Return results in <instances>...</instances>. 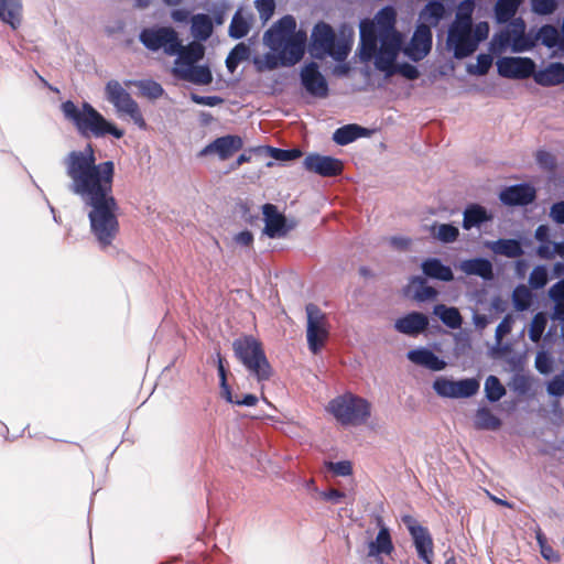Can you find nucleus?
<instances>
[{
	"label": "nucleus",
	"mask_w": 564,
	"mask_h": 564,
	"mask_svg": "<svg viewBox=\"0 0 564 564\" xmlns=\"http://www.w3.org/2000/svg\"><path fill=\"white\" fill-rule=\"evenodd\" d=\"M64 164L72 181L70 191L91 207L88 214L91 232L101 248L110 246L119 231L117 202L112 196L113 162L96 164L93 145L87 144L83 151L69 152Z\"/></svg>",
	"instance_id": "nucleus-1"
},
{
	"label": "nucleus",
	"mask_w": 564,
	"mask_h": 564,
	"mask_svg": "<svg viewBox=\"0 0 564 564\" xmlns=\"http://www.w3.org/2000/svg\"><path fill=\"white\" fill-rule=\"evenodd\" d=\"M395 15L394 9L387 7L373 20L360 23L359 56L362 61L375 58L376 68L386 76L399 73L408 79H415L419 76L416 67L395 64L402 44V36L394 29Z\"/></svg>",
	"instance_id": "nucleus-2"
},
{
	"label": "nucleus",
	"mask_w": 564,
	"mask_h": 564,
	"mask_svg": "<svg viewBox=\"0 0 564 564\" xmlns=\"http://www.w3.org/2000/svg\"><path fill=\"white\" fill-rule=\"evenodd\" d=\"M473 2L465 1L460 3L455 20L448 29L447 47L459 59L471 55L489 35L490 28L487 22L473 25Z\"/></svg>",
	"instance_id": "nucleus-3"
},
{
	"label": "nucleus",
	"mask_w": 564,
	"mask_h": 564,
	"mask_svg": "<svg viewBox=\"0 0 564 564\" xmlns=\"http://www.w3.org/2000/svg\"><path fill=\"white\" fill-rule=\"evenodd\" d=\"M64 117L70 121L83 137L102 138L110 134L117 139L123 137L124 131L98 112L90 104L84 102L82 108L72 100L62 104Z\"/></svg>",
	"instance_id": "nucleus-4"
},
{
	"label": "nucleus",
	"mask_w": 564,
	"mask_h": 564,
	"mask_svg": "<svg viewBox=\"0 0 564 564\" xmlns=\"http://www.w3.org/2000/svg\"><path fill=\"white\" fill-rule=\"evenodd\" d=\"M352 33L336 35L334 30L326 23H318L312 32L308 53L312 57L324 59L333 58L341 62L347 58L351 51Z\"/></svg>",
	"instance_id": "nucleus-5"
},
{
	"label": "nucleus",
	"mask_w": 564,
	"mask_h": 564,
	"mask_svg": "<svg viewBox=\"0 0 564 564\" xmlns=\"http://www.w3.org/2000/svg\"><path fill=\"white\" fill-rule=\"evenodd\" d=\"M326 412L344 426L366 424L372 412L371 403L355 393L345 392L333 398L326 405Z\"/></svg>",
	"instance_id": "nucleus-6"
},
{
	"label": "nucleus",
	"mask_w": 564,
	"mask_h": 564,
	"mask_svg": "<svg viewBox=\"0 0 564 564\" xmlns=\"http://www.w3.org/2000/svg\"><path fill=\"white\" fill-rule=\"evenodd\" d=\"M235 357L245 366L250 376L259 382L269 380L272 368L265 356L262 343L252 335H243L232 343Z\"/></svg>",
	"instance_id": "nucleus-7"
},
{
	"label": "nucleus",
	"mask_w": 564,
	"mask_h": 564,
	"mask_svg": "<svg viewBox=\"0 0 564 564\" xmlns=\"http://www.w3.org/2000/svg\"><path fill=\"white\" fill-rule=\"evenodd\" d=\"M525 29L522 19H514L502 31L494 35L490 50L494 53H502L507 50L519 53L531 50L535 45L536 39L528 34Z\"/></svg>",
	"instance_id": "nucleus-8"
},
{
	"label": "nucleus",
	"mask_w": 564,
	"mask_h": 564,
	"mask_svg": "<svg viewBox=\"0 0 564 564\" xmlns=\"http://www.w3.org/2000/svg\"><path fill=\"white\" fill-rule=\"evenodd\" d=\"M262 43L265 52L253 55L254 68L259 73L276 69L282 65V19L276 20L264 32Z\"/></svg>",
	"instance_id": "nucleus-9"
},
{
	"label": "nucleus",
	"mask_w": 564,
	"mask_h": 564,
	"mask_svg": "<svg viewBox=\"0 0 564 564\" xmlns=\"http://www.w3.org/2000/svg\"><path fill=\"white\" fill-rule=\"evenodd\" d=\"M330 325L326 314L315 304L306 305V343L308 350L317 355L326 346Z\"/></svg>",
	"instance_id": "nucleus-10"
},
{
	"label": "nucleus",
	"mask_w": 564,
	"mask_h": 564,
	"mask_svg": "<svg viewBox=\"0 0 564 564\" xmlns=\"http://www.w3.org/2000/svg\"><path fill=\"white\" fill-rule=\"evenodd\" d=\"M107 99L115 106L117 111L127 115L141 130H147L148 124L143 118L138 102L117 80H110L106 85Z\"/></svg>",
	"instance_id": "nucleus-11"
},
{
	"label": "nucleus",
	"mask_w": 564,
	"mask_h": 564,
	"mask_svg": "<svg viewBox=\"0 0 564 564\" xmlns=\"http://www.w3.org/2000/svg\"><path fill=\"white\" fill-rule=\"evenodd\" d=\"M140 42L150 51L163 50L166 55H176L181 47L177 32L171 26L145 28L139 35Z\"/></svg>",
	"instance_id": "nucleus-12"
},
{
	"label": "nucleus",
	"mask_w": 564,
	"mask_h": 564,
	"mask_svg": "<svg viewBox=\"0 0 564 564\" xmlns=\"http://www.w3.org/2000/svg\"><path fill=\"white\" fill-rule=\"evenodd\" d=\"M433 389L437 395L443 398H469L479 390V381L474 378L452 380L446 377H438L433 382Z\"/></svg>",
	"instance_id": "nucleus-13"
},
{
	"label": "nucleus",
	"mask_w": 564,
	"mask_h": 564,
	"mask_svg": "<svg viewBox=\"0 0 564 564\" xmlns=\"http://www.w3.org/2000/svg\"><path fill=\"white\" fill-rule=\"evenodd\" d=\"M295 29L294 18L284 15V65L297 63L304 54L306 32Z\"/></svg>",
	"instance_id": "nucleus-14"
},
{
	"label": "nucleus",
	"mask_w": 564,
	"mask_h": 564,
	"mask_svg": "<svg viewBox=\"0 0 564 564\" xmlns=\"http://www.w3.org/2000/svg\"><path fill=\"white\" fill-rule=\"evenodd\" d=\"M496 65L500 76L513 79L528 78L535 70V63L529 57H501Z\"/></svg>",
	"instance_id": "nucleus-15"
},
{
	"label": "nucleus",
	"mask_w": 564,
	"mask_h": 564,
	"mask_svg": "<svg viewBox=\"0 0 564 564\" xmlns=\"http://www.w3.org/2000/svg\"><path fill=\"white\" fill-rule=\"evenodd\" d=\"M403 522L414 541L419 556L426 563L432 564L433 558V541L429 531L420 525L413 518L404 517Z\"/></svg>",
	"instance_id": "nucleus-16"
},
{
	"label": "nucleus",
	"mask_w": 564,
	"mask_h": 564,
	"mask_svg": "<svg viewBox=\"0 0 564 564\" xmlns=\"http://www.w3.org/2000/svg\"><path fill=\"white\" fill-rule=\"evenodd\" d=\"M243 147L242 139L239 135H224L215 139L199 152V156L217 154L223 161L230 159L236 152Z\"/></svg>",
	"instance_id": "nucleus-17"
},
{
	"label": "nucleus",
	"mask_w": 564,
	"mask_h": 564,
	"mask_svg": "<svg viewBox=\"0 0 564 564\" xmlns=\"http://www.w3.org/2000/svg\"><path fill=\"white\" fill-rule=\"evenodd\" d=\"M431 47V29L425 24H421L416 28L410 44L404 47L403 52L409 58L420 61L429 54Z\"/></svg>",
	"instance_id": "nucleus-18"
},
{
	"label": "nucleus",
	"mask_w": 564,
	"mask_h": 564,
	"mask_svg": "<svg viewBox=\"0 0 564 564\" xmlns=\"http://www.w3.org/2000/svg\"><path fill=\"white\" fill-rule=\"evenodd\" d=\"M305 167L322 176H335L341 173L343 163L338 159L311 154L304 160Z\"/></svg>",
	"instance_id": "nucleus-19"
},
{
	"label": "nucleus",
	"mask_w": 564,
	"mask_h": 564,
	"mask_svg": "<svg viewBox=\"0 0 564 564\" xmlns=\"http://www.w3.org/2000/svg\"><path fill=\"white\" fill-rule=\"evenodd\" d=\"M429 326L426 315L417 312L406 314L394 322V328L404 335L416 337Z\"/></svg>",
	"instance_id": "nucleus-20"
},
{
	"label": "nucleus",
	"mask_w": 564,
	"mask_h": 564,
	"mask_svg": "<svg viewBox=\"0 0 564 564\" xmlns=\"http://www.w3.org/2000/svg\"><path fill=\"white\" fill-rule=\"evenodd\" d=\"M301 77L302 83L308 93L318 97H325L327 95V83L324 76L319 73L316 64L311 63L306 65L302 70Z\"/></svg>",
	"instance_id": "nucleus-21"
},
{
	"label": "nucleus",
	"mask_w": 564,
	"mask_h": 564,
	"mask_svg": "<svg viewBox=\"0 0 564 564\" xmlns=\"http://www.w3.org/2000/svg\"><path fill=\"white\" fill-rule=\"evenodd\" d=\"M408 359L415 366L426 368L431 371L444 370L446 361L425 347H419L408 351Z\"/></svg>",
	"instance_id": "nucleus-22"
},
{
	"label": "nucleus",
	"mask_w": 564,
	"mask_h": 564,
	"mask_svg": "<svg viewBox=\"0 0 564 564\" xmlns=\"http://www.w3.org/2000/svg\"><path fill=\"white\" fill-rule=\"evenodd\" d=\"M535 197V189L530 185H516L500 193V199L506 205H525Z\"/></svg>",
	"instance_id": "nucleus-23"
},
{
	"label": "nucleus",
	"mask_w": 564,
	"mask_h": 564,
	"mask_svg": "<svg viewBox=\"0 0 564 564\" xmlns=\"http://www.w3.org/2000/svg\"><path fill=\"white\" fill-rule=\"evenodd\" d=\"M393 550L390 531L381 525L376 539L368 544V556L379 558L382 555H390Z\"/></svg>",
	"instance_id": "nucleus-24"
},
{
	"label": "nucleus",
	"mask_w": 564,
	"mask_h": 564,
	"mask_svg": "<svg viewBox=\"0 0 564 564\" xmlns=\"http://www.w3.org/2000/svg\"><path fill=\"white\" fill-rule=\"evenodd\" d=\"M262 214L265 224L263 234L269 238L280 237L282 235V213L278 210L275 205L264 204Z\"/></svg>",
	"instance_id": "nucleus-25"
},
{
	"label": "nucleus",
	"mask_w": 564,
	"mask_h": 564,
	"mask_svg": "<svg viewBox=\"0 0 564 564\" xmlns=\"http://www.w3.org/2000/svg\"><path fill=\"white\" fill-rule=\"evenodd\" d=\"M0 20L17 30L22 22V1L0 0Z\"/></svg>",
	"instance_id": "nucleus-26"
},
{
	"label": "nucleus",
	"mask_w": 564,
	"mask_h": 564,
	"mask_svg": "<svg viewBox=\"0 0 564 564\" xmlns=\"http://www.w3.org/2000/svg\"><path fill=\"white\" fill-rule=\"evenodd\" d=\"M534 80L543 86H552L564 83V65L561 63H552L544 69L534 70Z\"/></svg>",
	"instance_id": "nucleus-27"
},
{
	"label": "nucleus",
	"mask_w": 564,
	"mask_h": 564,
	"mask_svg": "<svg viewBox=\"0 0 564 564\" xmlns=\"http://www.w3.org/2000/svg\"><path fill=\"white\" fill-rule=\"evenodd\" d=\"M181 78L186 79L196 85H209L213 82V74L208 66L192 65L187 69H175Z\"/></svg>",
	"instance_id": "nucleus-28"
},
{
	"label": "nucleus",
	"mask_w": 564,
	"mask_h": 564,
	"mask_svg": "<svg viewBox=\"0 0 564 564\" xmlns=\"http://www.w3.org/2000/svg\"><path fill=\"white\" fill-rule=\"evenodd\" d=\"M492 215L480 205H470L464 212L463 227L469 230L474 227H479L489 221Z\"/></svg>",
	"instance_id": "nucleus-29"
},
{
	"label": "nucleus",
	"mask_w": 564,
	"mask_h": 564,
	"mask_svg": "<svg viewBox=\"0 0 564 564\" xmlns=\"http://www.w3.org/2000/svg\"><path fill=\"white\" fill-rule=\"evenodd\" d=\"M485 246L496 254L508 258H517L522 254V247L518 240L500 239L497 241H487Z\"/></svg>",
	"instance_id": "nucleus-30"
},
{
	"label": "nucleus",
	"mask_w": 564,
	"mask_h": 564,
	"mask_svg": "<svg viewBox=\"0 0 564 564\" xmlns=\"http://www.w3.org/2000/svg\"><path fill=\"white\" fill-rule=\"evenodd\" d=\"M459 269L466 274L479 275L486 280L492 278V265L490 261L486 259H471L462 261Z\"/></svg>",
	"instance_id": "nucleus-31"
},
{
	"label": "nucleus",
	"mask_w": 564,
	"mask_h": 564,
	"mask_svg": "<svg viewBox=\"0 0 564 564\" xmlns=\"http://www.w3.org/2000/svg\"><path fill=\"white\" fill-rule=\"evenodd\" d=\"M213 21L209 15L199 13L192 18V34L199 41H206L213 34Z\"/></svg>",
	"instance_id": "nucleus-32"
},
{
	"label": "nucleus",
	"mask_w": 564,
	"mask_h": 564,
	"mask_svg": "<svg viewBox=\"0 0 564 564\" xmlns=\"http://www.w3.org/2000/svg\"><path fill=\"white\" fill-rule=\"evenodd\" d=\"M425 275L442 281H451L453 272L449 267L444 265L438 259H429L422 263Z\"/></svg>",
	"instance_id": "nucleus-33"
},
{
	"label": "nucleus",
	"mask_w": 564,
	"mask_h": 564,
	"mask_svg": "<svg viewBox=\"0 0 564 564\" xmlns=\"http://www.w3.org/2000/svg\"><path fill=\"white\" fill-rule=\"evenodd\" d=\"M176 55H178V59L188 66L194 65L196 62L200 61L204 57L205 48L198 42H192L186 46L181 44Z\"/></svg>",
	"instance_id": "nucleus-34"
},
{
	"label": "nucleus",
	"mask_w": 564,
	"mask_h": 564,
	"mask_svg": "<svg viewBox=\"0 0 564 564\" xmlns=\"http://www.w3.org/2000/svg\"><path fill=\"white\" fill-rule=\"evenodd\" d=\"M549 296L555 304L552 319L564 321V279L550 288Z\"/></svg>",
	"instance_id": "nucleus-35"
},
{
	"label": "nucleus",
	"mask_w": 564,
	"mask_h": 564,
	"mask_svg": "<svg viewBox=\"0 0 564 564\" xmlns=\"http://www.w3.org/2000/svg\"><path fill=\"white\" fill-rule=\"evenodd\" d=\"M429 230L434 239L444 243L454 242L459 235L458 228L451 224H434Z\"/></svg>",
	"instance_id": "nucleus-36"
},
{
	"label": "nucleus",
	"mask_w": 564,
	"mask_h": 564,
	"mask_svg": "<svg viewBox=\"0 0 564 564\" xmlns=\"http://www.w3.org/2000/svg\"><path fill=\"white\" fill-rule=\"evenodd\" d=\"M366 135V129L358 124H347L337 129L334 133V141L338 144H348L359 137Z\"/></svg>",
	"instance_id": "nucleus-37"
},
{
	"label": "nucleus",
	"mask_w": 564,
	"mask_h": 564,
	"mask_svg": "<svg viewBox=\"0 0 564 564\" xmlns=\"http://www.w3.org/2000/svg\"><path fill=\"white\" fill-rule=\"evenodd\" d=\"M523 0H498L495 6L496 19L499 23L509 21L518 11Z\"/></svg>",
	"instance_id": "nucleus-38"
},
{
	"label": "nucleus",
	"mask_w": 564,
	"mask_h": 564,
	"mask_svg": "<svg viewBox=\"0 0 564 564\" xmlns=\"http://www.w3.org/2000/svg\"><path fill=\"white\" fill-rule=\"evenodd\" d=\"M250 47L245 43H238L228 54L226 58V67L229 73H234L238 65L250 57Z\"/></svg>",
	"instance_id": "nucleus-39"
},
{
	"label": "nucleus",
	"mask_w": 564,
	"mask_h": 564,
	"mask_svg": "<svg viewBox=\"0 0 564 564\" xmlns=\"http://www.w3.org/2000/svg\"><path fill=\"white\" fill-rule=\"evenodd\" d=\"M434 314L438 316L442 319V322L451 328H458L462 325V316L458 310L455 307L436 305L434 307Z\"/></svg>",
	"instance_id": "nucleus-40"
},
{
	"label": "nucleus",
	"mask_w": 564,
	"mask_h": 564,
	"mask_svg": "<svg viewBox=\"0 0 564 564\" xmlns=\"http://www.w3.org/2000/svg\"><path fill=\"white\" fill-rule=\"evenodd\" d=\"M536 39L540 40L542 44H544L547 47L558 46L563 48V39L557 29L552 25L542 26L538 33Z\"/></svg>",
	"instance_id": "nucleus-41"
},
{
	"label": "nucleus",
	"mask_w": 564,
	"mask_h": 564,
	"mask_svg": "<svg viewBox=\"0 0 564 564\" xmlns=\"http://www.w3.org/2000/svg\"><path fill=\"white\" fill-rule=\"evenodd\" d=\"M409 291L413 293L414 299L417 301H427L436 295V291L425 285L421 278H414L409 284Z\"/></svg>",
	"instance_id": "nucleus-42"
},
{
	"label": "nucleus",
	"mask_w": 564,
	"mask_h": 564,
	"mask_svg": "<svg viewBox=\"0 0 564 564\" xmlns=\"http://www.w3.org/2000/svg\"><path fill=\"white\" fill-rule=\"evenodd\" d=\"M250 30V24L247 19L241 14L240 11H237L230 22L229 25V35L232 39L239 40L245 37Z\"/></svg>",
	"instance_id": "nucleus-43"
},
{
	"label": "nucleus",
	"mask_w": 564,
	"mask_h": 564,
	"mask_svg": "<svg viewBox=\"0 0 564 564\" xmlns=\"http://www.w3.org/2000/svg\"><path fill=\"white\" fill-rule=\"evenodd\" d=\"M474 424L479 430H496L500 426V421L488 409H479Z\"/></svg>",
	"instance_id": "nucleus-44"
},
{
	"label": "nucleus",
	"mask_w": 564,
	"mask_h": 564,
	"mask_svg": "<svg viewBox=\"0 0 564 564\" xmlns=\"http://www.w3.org/2000/svg\"><path fill=\"white\" fill-rule=\"evenodd\" d=\"M536 253L542 259H553L555 256L564 257V242H541Z\"/></svg>",
	"instance_id": "nucleus-45"
},
{
	"label": "nucleus",
	"mask_w": 564,
	"mask_h": 564,
	"mask_svg": "<svg viewBox=\"0 0 564 564\" xmlns=\"http://www.w3.org/2000/svg\"><path fill=\"white\" fill-rule=\"evenodd\" d=\"M512 301L518 311H525L531 304L532 293L525 285H518L513 291Z\"/></svg>",
	"instance_id": "nucleus-46"
},
{
	"label": "nucleus",
	"mask_w": 564,
	"mask_h": 564,
	"mask_svg": "<svg viewBox=\"0 0 564 564\" xmlns=\"http://www.w3.org/2000/svg\"><path fill=\"white\" fill-rule=\"evenodd\" d=\"M547 318L545 313H538L533 317L530 327H529V337L533 343H538L546 327Z\"/></svg>",
	"instance_id": "nucleus-47"
},
{
	"label": "nucleus",
	"mask_w": 564,
	"mask_h": 564,
	"mask_svg": "<svg viewBox=\"0 0 564 564\" xmlns=\"http://www.w3.org/2000/svg\"><path fill=\"white\" fill-rule=\"evenodd\" d=\"M492 65V57L489 54H480L477 56L475 64L467 65V73L470 75L482 76L488 73Z\"/></svg>",
	"instance_id": "nucleus-48"
},
{
	"label": "nucleus",
	"mask_w": 564,
	"mask_h": 564,
	"mask_svg": "<svg viewBox=\"0 0 564 564\" xmlns=\"http://www.w3.org/2000/svg\"><path fill=\"white\" fill-rule=\"evenodd\" d=\"M485 391L486 395L490 401H498L502 398L506 390L503 386L500 383L499 379L495 376H490L487 378L485 382Z\"/></svg>",
	"instance_id": "nucleus-49"
},
{
	"label": "nucleus",
	"mask_w": 564,
	"mask_h": 564,
	"mask_svg": "<svg viewBox=\"0 0 564 564\" xmlns=\"http://www.w3.org/2000/svg\"><path fill=\"white\" fill-rule=\"evenodd\" d=\"M538 544L540 546L541 555L549 562L557 563L561 557L558 552H556L547 542L542 533H538L536 535Z\"/></svg>",
	"instance_id": "nucleus-50"
},
{
	"label": "nucleus",
	"mask_w": 564,
	"mask_h": 564,
	"mask_svg": "<svg viewBox=\"0 0 564 564\" xmlns=\"http://www.w3.org/2000/svg\"><path fill=\"white\" fill-rule=\"evenodd\" d=\"M529 283L533 289H542L547 283V270L543 265H538L530 274Z\"/></svg>",
	"instance_id": "nucleus-51"
},
{
	"label": "nucleus",
	"mask_w": 564,
	"mask_h": 564,
	"mask_svg": "<svg viewBox=\"0 0 564 564\" xmlns=\"http://www.w3.org/2000/svg\"><path fill=\"white\" fill-rule=\"evenodd\" d=\"M139 87L141 89L142 95L151 99L160 98L164 93L162 86L153 80L140 82Z\"/></svg>",
	"instance_id": "nucleus-52"
},
{
	"label": "nucleus",
	"mask_w": 564,
	"mask_h": 564,
	"mask_svg": "<svg viewBox=\"0 0 564 564\" xmlns=\"http://www.w3.org/2000/svg\"><path fill=\"white\" fill-rule=\"evenodd\" d=\"M444 6L440 2H431L429 3L422 12V17L425 20H431L432 23H437V21L444 14Z\"/></svg>",
	"instance_id": "nucleus-53"
},
{
	"label": "nucleus",
	"mask_w": 564,
	"mask_h": 564,
	"mask_svg": "<svg viewBox=\"0 0 564 564\" xmlns=\"http://www.w3.org/2000/svg\"><path fill=\"white\" fill-rule=\"evenodd\" d=\"M256 8L259 12L260 18L267 22L273 14L275 3L274 0H256Z\"/></svg>",
	"instance_id": "nucleus-54"
},
{
	"label": "nucleus",
	"mask_w": 564,
	"mask_h": 564,
	"mask_svg": "<svg viewBox=\"0 0 564 564\" xmlns=\"http://www.w3.org/2000/svg\"><path fill=\"white\" fill-rule=\"evenodd\" d=\"M532 10L539 14H550L556 9L555 0H531Z\"/></svg>",
	"instance_id": "nucleus-55"
},
{
	"label": "nucleus",
	"mask_w": 564,
	"mask_h": 564,
	"mask_svg": "<svg viewBox=\"0 0 564 564\" xmlns=\"http://www.w3.org/2000/svg\"><path fill=\"white\" fill-rule=\"evenodd\" d=\"M191 100L197 105L208 107H215L224 102V99L219 96H200L194 93L191 94Z\"/></svg>",
	"instance_id": "nucleus-56"
},
{
	"label": "nucleus",
	"mask_w": 564,
	"mask_h": 564,
	"mask_svg": "<svg viewBox=\"0 0 564 564\" xmlns=\"http://www.w3.org/2000/svg\"><path fill=\"white\" fill-rule=\"evenodd\" d=\"M328 468L339 476H348L352 471L351 463L349 460L329 463Z\"/></svg>",
	"instance_id": "nucleus-57"
},
{
	"label": "nucleus",
	"mask_w": 564,
	"mask_h": 564,
	"mask_svg": "<svg viewBox=\"0 0 564 564\" xmlns=\"http://www.w3.org/2000/svg\"><path fill=\"white\" fill-rule=\"evenodd\" d=\"M238 207H239L241 217L246 223L253 225L259 220L258 214L251 213V208H250V205L248 202H240L238 204Z\"/></svg>",
	"instance_id": "nucleus-58"
},
{
	"label": "nucleus",
	"mask_w": 564,
	"mask_h": 564,
	"mask_svg": "<svg viewBox=\"0 0 564 564\" xmlns=\"http://www.w3.org/2000/svg\"><path fill=\"white\" fill-rule=\"evenodd\" d=\"M512 323H513L512 317L506 316L502 319V322L498 325V327L496 329V337H497L498 343H500L501 339L511 332Z\"/></svg>",
	"instance_id": "nucleus-59"
},
{
	"label": "nucleus",
	"mask_w": 564,
	"mask_h": 564,
	"mask_svg": "<svg viewBox=\"0 0 564 564\" xmlns=\"http://www.w3.org/2000/svg\"><path fill=\"white\" fill-rule=\"evenodd\" d=\"M550 394L560 397L564 394V376L555 377L547 386Z\"/></svg>",
	"instance_id": "nucleus-60"
},
{
	"label": "nucleus",
	"mask_w": 564,
	"mask_h": 564,
	"mask_svg": "<svg viewBox=\"0 0 564 564\" xmlns=\"http://www.w3.org/2000/svg\"><path fill=\"white\" fill-rule=\"evenodd\" d=\"M551 359L545 352H539L535 359V366L538 370L542 373H547L551 371Z\"/></svg>",
	"instance_id": "nucleus-61"
},
{
	"label": "nucleus",
	"mask_w": 564,
	"mask_h": 564,
	"mask_svg": "<svg viewBox=\"0 0 564 564\" xmlns=\"http://www.w3.org/2000/svg\"><path fill=\"white\" fill-rule=\"evenodd\" d=\"M234 241L242 247H251L253 243V235L249 230H243L235 235Z\"/></svg>",
	"instance_id": "nucleus-62"
},
{
	"label": "nucleus",
	"mask_w": 564,
	"mask_h": 564,
	"mask_svg": "<svg viewBox=\"0 0 564 564\" xmlns=\"http://www.w3.org/2000/svg\"><path fill=\"white\" fill-rule=\"evenodd\" d=\"M550 216L554 221L564 224V202L554 204L551 208Z\"/></svg>",
	"instance_id": "nucleus-63"
},
{
	"label": "nucleus",
	"mask_w": 564,
	"mask_h": 564,
	"mask_svg": "<svg viewBox=\"0 0 564 564\" xmlns=\"http://www.w3.org/2000/svg\"><path fill=\"white\" fill-rule=\"evenodd\" d=\"M344 497H345V494H343L336 489H330V490L321 492V498H323L324 500H327V501H332L333 503L341 502Z\"/></svg>",
	"instance_id": "nucleus-64"
}]
</instances>
